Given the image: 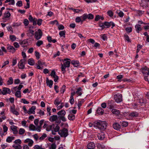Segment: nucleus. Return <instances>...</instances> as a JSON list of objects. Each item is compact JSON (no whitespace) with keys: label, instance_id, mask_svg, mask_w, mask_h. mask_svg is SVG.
Segmentation results:
<instances>
[{"label":"nucleus","instance_id":"32","mask_svg":"<svg viewBox=\"0 0 149 149\" xmlns=\"http://www.w3.org/2000/svg\"><path fill=\"white\" fill-rule=\"evenodd\" d=\"M113 114H115L117 116H118L120 114V111L118 110L117 109H112L111 111Z\"/></svg>","mask_w":149,"mask_h":149},{"label":"nucleus","instance_id":"14","mask_svg":"<svg viewBox=\"0 0 149 149\" xmlns=\"http://www.w3.org/2000/svg\"><path fill=\"white\" fill-rule=\"evenodd\" d=\"M28 19L30 22H33V25L36 26L37 24V19L35 18H33L31 15H29Z\"/></svg>","mask_w":149,"mask_h":149},{"label":"nucleus","instance_id":"34","mask_svg":"<svg viewBox=\"0 0 149 149\" xmlns=\"http://www.w3.org/2000/svg\"><path fill=\"white\" fill-rule=\"evenodd\" d=\"M129 116L132 117H136L138 116V113L136 112H133L129 114Z\"/></svg>","mask_w":149,"mask_h":149},{"label":"nucleus","instance_id":"16","mask_svg":"<svg viewBox=\"0 0 149 149\" xmlns=\"http://www.w3.org/2000/svg\"><path fill=\"white\" fill-rule=\"evenodd\" d=\"M10 128L13 131L14 134H18V131L17 129L18 127L14 125H13L10 126Z\"/></svg>","mask_w":149,"mask_h":149},{"label":"nucleus","instance_id":"45","mask_svg":"<svg viewBox=\"0 0 149 149\" xmlns=\"http://www.w3.org/2000/svg\"><path fill=\"white\" fill-rule=\"evenodd\" d=\"M43 43V41L41 40H38L36 43V45L38 47L40 46Z\"/></svg>","mask_w":149,"mask_h":149},{"label":"nucleus","instance_id":"36","mask_svg":"<svg viewBox=\"0 0 149 149\" xmlns=\"http://www.w3.org/2000/svg\"><path fill=\"white\" fill-rule=\"evenodd\" d=\"M144 12V11L139 10H136L135 11L136 15L137 16H141L143 14Z\"/></svg>","mask_w":149,"mask_h":149},{"label":"nucleus","instance_id":"28","mask_svg":"<svg viewBox=\"0 0 149 149\" xmlns=\"http://www.w3.org/2000/svg\"><path fill=\"white\" fill-rule=\"evenodd\" d=\"M11 14L9 11L6 12L4 14L3 19L8 18L10 17Z\"/></svg>","mask_w":149,"mask_h":149},{"label":"nucleus","instance_id":"7","mask_svg":"<svg viewBox=\"0 0 149 149\" xmlns=\"http://www.w3.org/2000/svg\"><path fill=\"white\" fill-rule=\"evenodd\" d=\"M114 100L118 103L121 102L122 100V95L121 94H118L115 95Z\"/></svg>","mask_w":149,"mask_h":149},{"label":"nucleus","instance_id":"56","mask_svg":"<svg viewBox=\"0 0 149 149\" xmlns=\"http://www.w3.org/2000/svg\"><path fill=\"white\" fill-rule=\"evenodd\" d=\"M17 86L14 87L12 88L11 89V91L12 93H15V92L17 91Z\"/></svg>","mask_w":149,"mask_h":149},{"label":"nucleus","instance_id":"23","mask_svg":"<svg viewBox=\"0 0 149 149\" xmlns=\"http://www.w3.org/2000/svg\"><path fill=\"white\" fill-rule=\"evenodd\" d=\"M28 42L27 40L25 39L20 42L19 43L22 47H25L27 46Z\"/></svg>","mask_w":149,"mask_h":149},{"label":"nucleus","instance_id":"63","mask_svg":"<svg viewBox=\"0 0 149 149\" xmlns=\"http://www.w3.org/2000/svg\"><path fill=\"white\" fill-rule=\"evenodd\" d=\"M102 40L104 41L107 40V37L106 35L105 34H104L102 36Z\"/></svg>","mask_w":149,"mask_h":149},{"label":"nucleus","instance_id":"42","mask_svg":"<svg viewBox=\"0 0 149 149\" xmlns=\"http://www.w3.org/2000/svg\"><path fill=\"white\" fill-rule=\"evenodd\" d=\"M25 130L22 128H20L19 131V135H23L25 132Z\"/></svg>","mask_w":149,"mask_h":149},{"label":"nucleus","instance_id":"58","mask_svg":"<svg viewBox=\"0 0 149 149\" xmlns=\"http://www.w3.org/2000/svg\"><path fill=\"white\" fill-rule=\"evenodd\" d=\"M44 120H42L40 121L39 122V126H37V127H39L40 128V130L41 129V127L42 126V125L43 124L44 122Z\"/></svg>","mask_w":149,"mask_h":149},{"label":"nucleus","instance_id":"10","mask_svg":"<svg viewBox=\"0 0 149 149\" xmlns=\"http://www.w3.org/2000/svg\"><path fill=\"white\" fill-rule=\"evenodd\" d=\"M115 105V104L113 100L109 101L107 103L108 108L110 109H111L114 108Z\"/></svg>","mask_w":149,"mask_h":149},{"label":"nucleus","instance_id":"9","mask_svg":"<svg viewBox=\"0 0 149 149\" xmlns=\"http://www.w3.org/2000/svg\"><path fill=\"white\" fill-rule=\"evenodd\" d=\"M83 15L84 16L83 18L85 20L87 18L89 19H92L94 17V15L91 13H89L88 14H87V13H85Z\"/></svg>","mask_w":149,"mask_h":149},{"label":"nucleus","instance_id":"31","mask_svg":"<svg viewBox=\"0 0 149 149\" xmlns=\"http://www.w3.org/2000/svg\"><path fill=\"white\" fill-rule=\"evenodd\" d=\"M71 64L75 67H77L79 64V62L78 61L73 60L71 61Z\"/></svg>","mask_w":149,"mask_h":149},{"label":"nucleus","instance_id":"49","mask_svg":"<svg viewBox=\"0 0 149 149\" xmlns=\"http://www.w3.org/2000/svg\"><path fill=\"white\" fill-rule=\"evenodd\" d=\"M23 23L25 26H27L29 24V21L27 19H24Z\"/></svg>","mask_w":149,"mask_h":149},{"label":"nucleus","instance_id":"5","mask_svg":"<svg viewBox=\"0 0 149 149\" xmlns=\"http://www.w3.org/2000/svg\"><path fill=\"white\" fill-rule=\"evenodd\" d=\"M23 87V86L22 85H19L17 88L18 91H17L15 93V95L16 97L18 98H20L21 97V93L20 90Z\"/></svg>","mask_w":149,"mask_h":149},{"label":"nucleus","instance_id":"21","mask_svg":"<svg viewBox=\"0 0 149 149\" xmlns=\"http://www.w3.org/2000/svg\"><path fill=\"white\" fill-rule=\"evenodd\" d=\"M7 49L9 51V52L13 53H14L16 49L13 47V46L10 45H8Z\"/></svg>","mask_w":149,"mask_h":149},{"label":"nucleus","instance_id":"44","mask_svg":"<svg viewBox=\"0 0 149 149\" xmlns=\"http://www.w3.org/2000/svg\"><path fill=\"white\" fill-rule=\"evenodd\" d=\"M66 68H67L65 65H63L62 64H61V69L62 71L63 72V73L64 74L65 72V69Z\"/></svg>","mask_w":149,"mask_h":149},{"label":"nucleus","instance_id":"3","mask_svg":"<svg viewBox=\"0 0 149 149\" xmlns=\"http://www.w3.org/2000/svg\"><path fill=\"white\" fill-rule=\"evenodd\" d=\"M58 117L56 115H53L50 116L49 120L51 122L55 121L56 123H61V120L58 119Z\"/></svg>","mask_w":149,"mask_h":149},{"label":"nucleus","instance_id":"54","mask_svg":"<svg viewBox=\"0 0 149 149\" xmlns=\"http://www.w3.org/2000/svg\"><path fill=\"white\" fill-rule=\"evenodd\" d=\"M16 4L17 6L19 7H21L22 5V2L21 1H18L17 3Z\"/></svg>","mask_w":149,"mask_h":149},{"label":"nucleus","instance_id":"11","mask_svg":"<svg viewBox=\"0 0 149 149\" xmlns=\"http://www.w3.org/2000/svg\"><path fill=\"white\" fill-rule=\"evenodd\" d=\"M70 60L69 58H66L64 59L62 61L63 62L64 61L65 62H64L63 64L67 67V68L69 67L70 66Z\"/></svg>","mask_w":149,"mask_h":149},{"label":"nucleus","instance_id":"20","mask_svg":"<svg viewBox=\"0 0 149 149\" xmlns=\"http://www.w3.org/2000/svg\"><path fill=\"white\" fill-rule=\"evenodd\" d=\"M36 109V107L34 106H32L29 109V111L27 112V113L29 114H35V110Z\"/></svg>","mask_w":149,"mask_h":149},{"label":"nucleus","instance_id":"8","mask_svg":"<svg viewBox=\"0 0 149 149\" xmlns=\"http://www.w3.org/2000/svg\"><path fill=\"white\" fill-rule=\"evenodd\" d=\"M29 130L37 131L38 132L40 131L41 130L40 129L39 127H36L33 125L30 124L29 127Z\"/></svg>","mask_w":149,"mask_h":149},{"label":"nucleus","instance_id":"33","mask_svg":"<svg viewBox=\"0 0 149 149\" xmlns=\"http://www.w3.org/2000/svg\"><path fill=\"white\" fill-rule=\"evenodd\" d=\"M15 139V137L13 136H8L6 139V141L8 143H10L12 141L14 140Z\"/></svg>","mask_w":149,"mask_h":149},{"label":"nucleus","instance_id":"30","mask_svg":"<svg viewBox=\"0 0 149 149\" xmlns=\"http://www.w3.org/2000/svg\"><path fill=\"white\" fill-rule=\"evenodd\" d=\"M141 26V25L139 24H136L135 26V28L136 31L138 33H139V31L142 30Z\"/></svg>","mask_w":149,"mask_h":149},{"label":"nucleus","instance_id":"41","mask_svg":"<svg viewBox=\"0 0 149 149\" xmlns=\"http://www.w3.org/2000/svg\"><path fill=\"white\" fill-rule=\"evenodd\" d=\"M65 30L61 31L59 33V35L60 36V37H63L64 38L65 37Z\"/></svg>","mask_w":149,"mask_h":149},{"label":"nucleus","instance_id":"48","mask_svg":"<svg viewBox=\"0 0 149 149\" xmlns=\"http://www.w3.org/2000/svg\"><path fill=\"white\" fill-rule=\"evenodd\" d=\"M35 56L37 59L40 58V55L38 52L37 51L35 52Z\"/></svg>","mask_w":149,"mask_h":149},{"label":"nucleus","instance_id":"37","mask_svg":"<svg viewBox=\"0 0 149 149\" xmlns=\"http://www.w3.org/2000/svg\"><path fill=\"white\" fill-rule=\"evenodd\" d=\"M13 80L12 77H10L9 78L8 80L7 81L8 85H10L12 84L13 83Z\"/></svg>","mask_w":149,"mask_h":149},{"label":"nucleus","instance_id":"29","mask_svg":"<svg viewBox=\"0 0 149 149\" xmlns=\"http://www.w3.org/2000/svg\"><path fill=\"white\" fill-rule=\"evenodd\" d=\"M68 118L70 120H73L75 118V115L74 114L70 113L68 115Z\"/></svg>","mask_w":149,"mask_h":149},{"label":"nucleus","instance_id":"19","mask_svg":"<svg viewBox=\"0 0 149 149\" xmlns=\"http://www.w3.org/2000/svg\"><path fill=\"white\" fill-rule=\"evenodd\" d=\"M24 142L25 143H28V145L29 146H31L33 143V141L29 139H27L24 141Z\"/></svg>","mask_w":149,"mask_h":149},{"label":"nucleus","instance_id":"55","mask_svg":"<svg viewBox=\"0 0 149 149\" xmlns=\"http://www.w3.org/2000/svg\"><path fill=\"white\" fill-rule=\"evenodd\" d=\"M124 37L125 38V40L128 42H130V40L129 38V37L128 35L125 34L124 35Z\"/></svg>","mask_w":149,"mask_h":149},{"label":"nucleus","instance_id":"61","mask_svg":"<svg viewBox=\"0 0 149 149\" xmlns=\"http://www.w3.org/2000/svg\"><path fill=\"white\" fill-rule=\"evenodd\" d=\"M33 148L34 149H45L38 145L35 146Z\"/></svg>","mask_w":149,"mask_h":149},{"label":"nucleus","instance_id":"1","mask_svg":"<svg viewBox=\"0 0 149 149\" xmlns=\"http://www.w3.org/2000/svg\"><path fill=\"white\" fill-rule=\"evenodd\" d=\"M97 126L100 130L103 131L106 129L107 124L105 122H98L97 123Z\"/></svg>","mask_w":149,"mask_h":149},{"label":"nucleus","instance_id":"57","mask_svg":"<svg viewBox=\"0 0 149 149\" xmlns=\"http://www.w3.org/2000/svg\"><path fill=\"white\" fill-rule=\"evenodd\" d=\"M21 24L20 22L14 23L12 25L13 27L18 26H20Z\"/></svg>","mask_w":149,"mask_h":149},{"label":"nucleus","instance_id":"39","mask_svg":"<svg viewBox=\"0 0 149 149\" xmlns=\"http://www.w3.org/2000/svg\"><path fill=\"white\" fill-rule=\"evenodd\" d=\"M61 100H60L59 98H56L54 101V104L55 105H58L60 103Z\"/></svg>","mask_w":149,"mask_h":149},{"label":"nucleus","instance_id":"47","mask_svg":"<svg viewBox=\"0 0 149 149\" xmlns=\"http://www.w3.org/2000/svg\"><path fill=\"white\" fill-rule=\"evenodd\" d=\"M121 125L123 127H126L128 125V123L126 121H123L122 122H120Z\"/></svg>","mask_w":149,"mask_h":149},{"label":"nucleus","instance_id":"18","mask_svg":"<svg viewBox=\"0 0 149 149\" xmlns=\"http://www.w3.org/2000/svg\"><path fill=\"white\" fill-rule=\"evenodd\" d=\"M84 16V15H83L80 17H77L75 19L76 22L77 23H79L80 22L82 23L84 21H85V20H84L83 18Z\"/></svg>","mask_w":149,"mask_h":149},{"label":"nucleus","instance_id":"52","mask_svg":"<svg viewBox=\"0 0 149 149\" xmlns=\"http://www.w3.org/2000/svg\"><path fill=\"white\" fill-rule=\"evenodd\" d=\"M47 135L46 134L44 133L42 135L40 138L39 139L40 140H43L46 137Z\"/></svg>","mask_w":149,"mask_h":149},{"label":"nucleus","instance_id":"27","mask_svg":"<svg viewBox=\"0 0 149 149\" xmlns=\"http://www.w3.org/2000/svg\"><path fill=\"white\" fill-rule=\"evenodd\" d=\"M53 81L52 80H49L48 78H47L46 84L47 85L49 86L50 88L52 87L53 84Z\"/></svg>","mask_w":149,"mask_h":149},{"label":"nucleus","instance_id":"6","mask_svg":"<svg viewBox=\"0 0 149 149\" xmlns=\"http://www.w3.org/2000/svg\"><path fill=\"white\" fill-rule=\"evenodd\" d=\"M26 60L25 59H21L18 63V66L19 69H24L25 67V62Z\"/></svg>","mask_w":149,"mask_h":149},{"label":"nucleus","instance_id":"59","mask_svg":"<svg viewBox=\"0 0 149 149\" xmlns=\"http://www.w3.org/2000/svg\"><path fill=\"white\" fill-rule=\"evenodd\" d=\"M42 20L41 19H38L37 21V23L36 24L39 26L41 25L42 24Z\"/></svg>","mask_w":149,"mask_h":149},{"label":"nucleus","instance_id":"60","mask_svg":"<svg viewBox=\"0 0 149 149\" xmlns=\"http://www.w3.org/2000/svg\"><path fill=\"white\" fill-rule=\"evenodd\" d=\"M21 102L24 104H28L29 103V102L27 101L24 98L22 99Z\"/></svg>","mask_w":149,"mask_h":149},{"label":"nucleus","instance_id":"12","mask_svg":"<svg viewBox=\"0 0 149 149\" xmlns=\"http://www.w3.org/2000/svg\"><path fill=\"white\" fill-rule=\"evenodd\" d=\"M10 93L11 91L9 88L6 87H3V88L2 94L3 95H6L8 94H10Z\"/></svg>","mask_w":149,"mask_h":149},{"label":"nucleus","instance_id":"53","mask_svg":"<svg viewBox=\"0 0 149 149\" xmlns=\"http://www.w3.org/2000/svg\"><path fill=\"white\" fill-rule=\"evenodd\" d=\"M107 14L110 17H112L113 15V13L112 11L109 10L107 12Z\"/></svg>","mask_w":149,"mask_h":149},{"label":"nucleus","instance_id":"43","mask_svg":"<svg viewBox=\"0 0 149 149\" xmlns=\"http://www.w3.org/2000/svg\"><path fill=\"white\" fill-rule=\"evenodd\" d=\"M117 13L119 16L120 17H122L123 16L124 13L122 11H120L119 10H117L116 12Z\"/></svg>","mask_w":149,"mask_h":149},{"label":"nucleus","instance_id":"26","mask_svg":"<svg viewBox=\"0 0 149 149\" xmlns=\"http://www.w3.org/2000/svg\"><path fill=\"white\" fill-rule=\"evenodd\" d=\"M104 112V110L101 107H98L96 111V113L102 115Z\"/></svg>","mask_w":149,"mask_h":149},{"label":"nucleus","instance_id":"4","mask_svg":"<svg viewBox=\"0 0 149 149\" xmlns=\"http://www.w3.org/2000/svg\"><path fill=\"white\" fill-rule=\"evenodd\" d=\"M42 33L40 29H38L35 33L34 37L37 40H38L41 38L42 36Z\"/></svg>","mask_w":149,"mask_h":149},{"label":"nucleus","instance_id":"64","mask_svg":"<svg viewBox=\"0 0 149 149\" xmlns=\"http://www.w3.org/2000/svg\"><path fill=\"white\" fill-rule=\"evenodd\" d=\"M58 29L60 30L63 29H64V27L63 25L60 24L58 25Z\"/></svg>","mask_w":149,"mask_h":149},{"label":"nucleus","instance_id":"51","mask_svg":"<svg viewBox=\"0 0 149 149\" xmlns=\"http://www.w3.org/2000/svg\"><path fill=\"white\" fill-rule=\"evenodd\" d=\"M60 127L58 125H57L54 129V132H58L60 131Z\"/></svg>","mask_w":149,"mask_h":149},{"label":"nucleus","instance_id":"2","mask_svg":"<svg viewBox=\"0 0 149 149\" xmlns=\"http://www.w3.org/2000/svg\"><path fill=\"white\" fill-rule=\"evenodd\" d=\"M58 134L61 137H65L68 135V130L67 129L64 128L62 130H60Z\"/></svg>","mask_w":149,"mask_h":149},{"label":"nucleus","instance_id":"50","mask_svg":"<svg viewBox=\"0 0 149 149\" xmlns=\"http://www.w3.org/2000/svg\"><path fill=\"white\" fill-rule=\"evenodd\" d=\"M65 88H66L65 86V85H63L61 89V90L60 91L62 93H63L65 92Z\"/></svg>","mask_w":149,"mask_h":149},{"label":"nucleus","instance_id":"62","mask_svg":"<svg viewBox=\"0 0 149 149\" xmlns=\"http://www.w3.org/2000/svg\"><path fill=\"white\" fill-rule=\"evenodd\" d=\"M125 30L127 32L130 33L132 32V29L131 27H127L125 29Z\"/></svg>","mask_w":149,"mask_h":149},{"label":"nucleus","instance_id":"46","mask_svg":"<svg viewBox=\"0 0 149 149\" xmlns=\"http://www.w3.org/2000/svg\"><path fill=\"white\" fill-rule=\"evenodd\" d=\"M10 38L12 41H15L16 39V38L15 36L11 35L10 36Z\"/></svg>","mask_w":149,"mask_h":149},{"label":"nucleus","instance_id":"38","mask_svg":"<svg viewBox=\"0 0 149 149\" xmlns=\"http://www.w3.org/2000/svg\"><path fill=\"white\" fill-rule=\"evenodd\" d=\"M82 91V89L80 87L77 89V91L76 92V93L79 96L81 95L82 94L81 91Z\"/></svg>","mask_w":149,"mask_h":149},{"label":"nucleus","instance_id":"22","mask_svg":"<svg viewBox=\"0 0 149 149\" xmlns=\"http://www.w3.org/2000/svg\"><path fill=\"white\" fill-rule=\"evenodd\" d=\"M65 114L66 112L64 110H61L57 113V114L58 116V117L65 116Z\"/></svg>","mask_w":149,"mask_h":149},{"label":"nucleus","instance_id":"24","mask_svg":"<svg viewBox=\"0 0 149 149\" xmlns=\"http://www.w3.org/2000/svg\"><path fill=\"white\" fill-rule=\"evenodd\" d=\"M87 146L88 149H93L95 148V145L94 143L91 142L88 143Z\"/></svg>","mask_w":149,"mask_h":149},{"label":"nucleus","instance_id":"17","mask_svg":"<svg viewBox=\"0 0 149 149\" xmlns=\"http://www.w3.org/2000/svg\"><path fill=\"white\" fill-rule=\"evenodd\" d=\"M97 136L99 140H102L105 138V134L104 132H101L97 134Z\"/></svg>","mask_w":149,"mask_h":149},{"label":"nucleus","instance_id":"15","mask_svg":"<svg viewBox=\"0 0 149 149\" xmlns=\"http://www.w3.org/2000/svg\"><path fill=\"white\" fill-rule=\"evenodd\" d=\"M104 25L105 28H108L110 27L111 25L112 26V28L115 26L114 24L112 22H104Z\"/></svg>","mask_w":149,"mask_h":149},{"label":"nucleus","instance_id":"13","mask_svg":"<svg viewBox=\"0 0 149 149\" xmlns=\"http://www.w3.org/2000/svg\"><path fill=\"white\" fill-rule=\"evenodd\" d=\"M50 76L54 78V81L56 82L58 79V77L56 74V72L54 70H53L52 71L51 73L50 74Z\"/></svg>","mask_w":149,"mask_h":149},{"label":"nucleus","instance_id":"40","mask_svg":"<svg viewBox=\"0 0 149 149\" xmlns=\"http://www.w3.org/2000/svg\"><path fill=\"white\" fill-rule=\"evenodd\" d=\"M54 124H53L52 125H48L47 127V128H46V130L47 131H49L52 129V128L54 127Z\"/></svg>","mask_w":149,"mask_h":149},{"label":"nucleus","instance_id":"35","mask_svg":"<svg viewBox=\"0 0 149 149\" xmlns=\"http://www.w3.org/2000/svg\"><path fill=\"white\" fill-rule=\"evenodd\" d=\"M28 63L31 65H33L34 63V61L32 58L29 59L28 60Z\"/></svg>","mask_w":149,"mask_h":149},{"label":"nucleus","instance_id":"25","mask_svg":"<svg viewBox=\"0 0 149 149\" xmlns=\"http://www.w3.org/2000/svg\"><path fill=\"white\" fill-rule=\"evenodd\" d=\"M113 127L114 129L117 130H119L120 128V125L117 123H114L113 125Z\"/></svg>","mask_w":149,"mask_h":149}]
</instances>
